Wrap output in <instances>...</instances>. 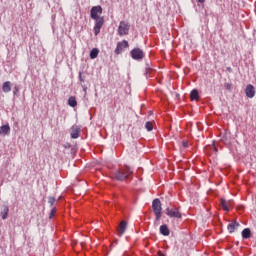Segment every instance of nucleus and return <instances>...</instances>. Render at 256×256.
I'll return each mask as SVG.
<instances>
[{"mask_svg":"<svg viewBox=\"0 0 256 256\" xmlns=\"http://www.w3.org/2000/svg\"><path fill=\"white\" fill-rule=\"evenodd\" d=\"M102 14H103V8H101V6H94L91 8L90 17L95 21V25H94L95 35H99V33H101V27H103V24L105 23V20L103 19V17H101Z\"/></svg>","mask_w":256,"mask_h":256,"instance_id":"nucleus-1","label":"nucleus"},{"mask_svg":"<svg viewBox=\"0 0 256 256\" xmlns=\"http://www.w3.org/2000/svg\"><path fill=\"white\" fill-rule=\"evenodd\" d=\"M133 174V170L129 167H125L119 170H116L114 173V177L117 181H125L129 177V175Z\"/></svg>","mask_w":256,"mask_h":256,"instance_id":"nucleus-2","label":"nucleus"},{"mask_svg":"<svg viewBox=\"0 0 256 256\" xmlns=\"http://www.w3.org/2000/svg\"><path fill=\"white\" fill-rule=\"evenodd\" d=\"M152 210L154 211L156 221H160L163 215V208L161 207V200H159V198L153 200Z\"/></svg>","mask_w":256,"mask_h":256,"instance_id":"nucleus-3","label":"nucleus"},{"mask_svg":"<svg viewBox=\"0 0 256 256\" xmlns=\"http://www.w3.org/2000/svg\"><path fill=\"white\" fill-rule=\"evenodd\" d=\"M131 29V25L128 22L121 21L118 26V35L123 37L125 35H129V30Z\"/></svg>","mask_w":256,"mask_h":256,"instance_id":"nucleus-4","label":"nucleus"},{"mask_svg":"<svg viewBox=\"0 0 256 256\" xmlns=\"http://www.w3.org/2000/svg\"><path fill=\"white\" fill-rule=\"evenodd\" d=\"M130 55L135 61H141L145 58V52L140 48H134L131 50Z\"/></svg>","mask_w":256,"mask_h":256,"instance_id":"nucleus-5","label":"nucleus"},{"mask_svg":"<svg viewBox=\"0 0 256 256\" xmlns=\"http://www.w3.org/2000/svg\"><path fill=\"white\" fill-rule=\"evenodd\" d=\"M166 215L171 219H181L183 215L179 212V208H167Z\"/></svg>","mask_w":256,"mask_h":256,"instance_id":"nucleus-6","label":"nucleus"},{"mask_svg":"<svg viewBox=\"0 0 256 256\" xmlns=\"http://www.w3.org/2000/svg\"><path fill=\"white\" fill-rule=\"evenodd\" d=\"M129 47V42L127 40H123L118 42L117 47L115 49L116 55H120L123 52V49H127Z\"/></svg>","mask_w":256,"mask_h":256,"instance_id":"nucleus-7","label":"nucleus"},{"mask_svg":"<svg viewBox=\"0 0 256 256\" xmlns=\"http://www.w3.org/2000/svg\"><path fill=\"white\" fill-rule=\"evenodd\" d=\"M220 203H221V207L224 211H231V208L233 207V201L232 200H225V199H221L220 200Z\"/></svg>","mask_w":256,"mask_h":256,"instance_id":"nucleus-8","label":"nucleus"},{"mask_svg":"<svg viewBox=\"0 0 256 256\" xmlns=\"http://www.w3.org/2000/svg\"><path fill=\"white\" fill-rule=\"evenodd\" d=\"M245 93L248 99H253V97H255V87L251 84H248L246 86Z\"/></svg>","mask_w":256,"mask_h":256,"instance_id":"nucleus-9","label":"nucleus"},{"mask_svg":"<svg viewBox=\"0 0 256 256\" xmlns=\"http://www.w3.org/2000/svg\"><path fill=\"white\" fill-rule=\"evenodd\" d=\"M79 135H81V129L77 126H73L71 128V138L72 139H79Z\"/></svg>","mask_w":256,"mask_h":256,"instance_id":"nucleus-10","label":"nucleus"},{"mask_svg":"<svg viewBox=\"0 0 256 256\" xmlns=\"http://www.w3.org/2000/svg\"><path fill=\"white\" fill-rule=\"evenodd\" d=\"M125 231H127V222L121 221L118 228L119 237H123V235L125 234Z\"/></svg>","mask_w":256,"mask_h":256,"instance_id":"nucleus-11","label":"nucleus"},{"mask_svg":"<svg viewBox=\"0 0 256 256\" xmlns=\"http://www.w3.org/2000/svg\"><path fill=\"white\" fill-rule=\"evenodd\" d=\"M239 225H240L239 222H237V220H234L230 224H228L227 230L230 233H235V229H238Z\"/></svg>","mask_w":256,"mask_h":256,"instance_id":"nucleus-12","label":"nucleus"},{"mask_svg":"<svg viewBox=\"0 0 256 256\" xmlns=\"http://www.w3.org/2000/svg\"><path fill=\"white\" fill-rule=\"evenodd\" d=\"M11 133V127L9 124L0 127V135H9Z\"/></svg>","mask_w":256,"mask_h":256,"instance_id":"nucleus-13","label":"nucleus"},{"mask_svg":"<svg viewBox=\"0 0 256 256\" xmlns=\"http://www.w3.org/2000/svg\"><path fill=\"white\" fill-rule=\"evenodd\" d=\"M160 233L161 235H164V237H169L171 231L169 230V227H167L166 224L160 226Z\"/></svg>","mask_w":256,"mask_h":256,"instance_id":"nucleus-14","label":"nucleus"},{"mask_svg":"<svg viewBox=\"0 0 256 256\" xmlns=\"http://www.w3.org/2000/svg\"><path fill=\"white\" fill-rule=\"evenodd\" d=\"M2 91L4 93H10V91H11V82L10 81H6V82L3 83Z\"/></svg>","mask_w":256,"mask_h":256,"instance_id":"nucleus-15","label":"nucleus"},{"mask_svg":"<svg viewBox=\"0 0 256 256\" xmlns=\"http://www.w3.org/2000/svg\"><path fill=\"white\" fill-rule=\"evenodd\" d=\"M190 98L192 101H199V91L196 89L192 90L190 93Z\"/></svg>","mask_w":256,"mask_h":256,"instance_id":"nucleus-16","label":"nucleus"},{"mask_svg":"<svg viewBox=\"0 0 256 256\" xmlns=\"http://www.w3.org/2000/svg\"><path fill=\"white\" fill-rule=\"evenodd\" d=\"M0 213L3 220L7 219V217L9 216V207L3 206V209Z\"/></svg>","mask_w":256,"mask_h":256,"instance_id":"nucleus-17","label":"nucleus"},{"mask_svg":"<svg viewBox=\"0 0 256 256\" xmlns=\"http://www.w3.org/2000/svg\"><path fill=\"white\" fill-rule=\"evenodd\" d=\"M99 57V50L97 48H93L90 51V59H97Z\"/></svg>","mask_w":256,"mask_h":256,"instance_id":"nucleus-18","label":"nucleus"},{"mask_svg":"<svg viewBox=\"0 0 256 256\" xmlns=\"http://www.w3.org/2000/svg\"><path fill=\"white\" fill-rule=\"evenodd\" d=\"M242 237H243V239H249L251 237V229L245 228L242 231Z\"/></svg>","mask_w":256,"mask_h":256,"instance_id":"nucleus-19","label":"nucleus"},{"mask_svg":"<svg viewBox=\"0 0 256 256\" xmlns=\"http://www.w3.org/2000/svg\"><path fill=\"white\" fill-rule=\"evenodd\" d=\"M68 105L70 107H75L77 105V98H75V96H71L69 99H68Z\"/></svg>","mask_w":256,"mask_h":256,"instance_id":"nucleus-20","label":"nucleus"},{"mask_svg":"<svg viewBox=\"0 0 256 256\" xmlns=\"http://www.w3.org/2000/svg\"><path fill=\"white\" fill-rule=\"evenodd\" d=\"M145 129H147L148 131H153V122H146Z\"/></svg>","mask_w":256,"mask_h":256,"instance_id":"nucleus-21","label":"nucleus"},{"mask_svg":"<svg viewBox=\"0 0 256 256\" xmlns=\"http://www.w3.org/2000/svg\"><path fill=\"white\" fill-rule=\"evenodd\" d=\"M48 203H49V205H51V207H53V205H55V197H49Z\"/></svg>","mask_w":256,"mask_h":256,"instance_id":"nucleus-22","label":"nucleus"},{"mask_svg":"<svg viewBox=\"0 0 256 256\" xmlns=\"http://www.w3.org/2000/svg\"><path fill=\"white\" fill-rule=\"evenodd\" d=\"M55 213H57V208H53L50 212L49 218L53 219V217L55 216Z\"/></svg>","mask_w":256,"mask_h":256,"instance_id":"nucleus-23","label":"nucleus"},{"mask_svg":"<svg viewBox=\"0 0 256 256\" xmlns=\"http://www.w3.org/2000/svg\"><path fill=\"white\" fill-rule=\"evenodd\" d=\"M225 89H227L228 91H231L232 85L230 83H226L225 84Z\"/></svg>","mask_w":256,"mask_h":256,"instance_id":"nucleus-24","label":"nucleus"},{"mask_svg":"<svg viewBox=\"0 0 256 256\" xmlns=\"http://www.w3.org/2000/svg\"><path fill=\"white\" fill-rule=\"evenodd\" d=\"M183 147H185V148L189 147V143L188 142H183Z\"/></svg>","mask_w":256,"mask_h":256,"instance_id":"nucleus-25","label":"nucleus"},{"mask_svg":"<svg viewBox=\"0 0 256 256\" xmlns=\"http://www.w3.org/2000/svg\"><path fill=\"white\" fill-rule=\"evenodd\" d=\"M198 3H201L202 5L205 3V0H197Z\"/></svg>","mask_w":256,"mask_h":256,"instance_id":"nucleus-26","label":"nucleus"},{"mask_svg":"<svg viewBox=\"0 0 256 256\" xmlns=\"http://www.w3.org/2000/svg\"><path fill=\"white\" fill-rule=\"evenodd\" d=\"M158 256H165V254H163V252L159 251Z\"/></svg>","mask_w":256,"mask_h":256,"instance_id":"nucleus-27","label":"nucleus"},{"mask_svg":"<svg viewBox=\"0 0 256 256\" xmlns=\"http://www.w3.org/2000/svg\"><path fill=\"white\" fill-rule=\"evenodd\" d=\"M80 246H82V247H83V243H80Z\"/></svg>","mask_w":256,"mask_h":256,"instance_id":"nucleus-28","label":"nucleus"}]
</instances>
